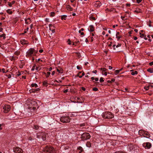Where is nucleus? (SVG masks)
<instances>
[{"label": "nucleus", "instance_id": "obj_6", "mask_svg": "<svg viewBox=\"0 0 153 153\" xmlns=\"http://www.w3.org/2000/svg\"><path fill=\"white\" fill-rule=\"evenodd\" d=\"M13 152L15 153H23L22 149L18 147L13 148Z\"/></svg>", "mask_w": 153, "mask_h": 153}, {"label": "nucleus", "instance_id": "obj_11", "mask_svg": "<svg viewBox=\"0 0 153 153\" xmlns=\"http://www.w3.org/2000/svg\"><path fill=\"white\" fill-rule=\"evenodd\" d=\"M30 106H37V103L36 102L33 100L30 101Z\"/></svg>", "mask_w": 153, "mask_h": 153}, {"label": "nucleus", "instance_id": "obj_31", "mask_svg": "<svg viewBox=\"0 0 153 153\" xmlns=\"http://www.w3.org/2000/svg\"><path fill=\"white\" fill-rule=\"evenodd\" d=\"M20 42L21 44H22V45H24L25 44H26V41H25V40L21 41H20Z\"/></svg>", "mask_w": 153, "mask_h": 153}, {"label": "nucleus", "instance_id": "obj_51", "mask_svg": "<svg viewBox=\"0 0 153 153\" xmlns=\"http://www.w3.org/2000/svg\"><path fill=\"white\" fill-rule=\"evenodd\" d=\"M35 65H34L32 67L31 70L32 71H34L35 69Z\"/></svg>", "mask_w": 153, "mask_h": 153}, {"label": "nucleus", "instance_id": "obj_59", "mask_svg": "<svg viewBox=\"0 0 153 153\" xmlns=\"http://www.w3.org/2000/svg\"><path fill=\"white\" fill-rule=\"evenodd\" d=\"M43 51V50H42V49H41V50H39V52H40V53H42Z\"/></svg>", "mask_w": 153, "mask_h": 153}, {"label": "nucleus", "instance_id": "obj_7", "mask_svg": "<svg viewBox=\"0 0 153 153\" xmlns=\"http://www.w3.org/2000/svg\"><path fill=\"white\" fill-rule=\"evenodd\" d=\"M10 106L9 105H5L3 107L4 112L5 113H7L10 110Z\"/></svg>", "mask_w": 153, "mask_h": 153}, {"label": "nucleus", "instance_id": "obj_56", "mask_svg": "<svg viewBox=\"0 0 153 153\" xmlns=\"http://www.w3.org/2000/svg\"><path fill=\"white\" fill-rule=\"evenodd\" d=\"M108 68H109V69L111 70V69H112V67L111 66H108Z\"/></svg>", "mask_w": 153, "mask_h": 153}, {"label": "nucleus", "instance_id": "obj_30", "mask_svg": "<svg viewBox=\"0 0 153 153\" xmlns=\"http://www.w3.org/2000/svg\"><path fill=\"white\" fill-rule=\"evenodd\" d=\"M40 89L39 88H37L36 89H33L32 91L33 92H36L37 91H39Z\"/></svg>", "mask_w": 153, "mask_h": 153}, {"label": "nucleus", "instance_id": "obj_43", "mask_svg": "<svg viewBox=\"0 0 153 153\" xmlns=\"http://www.w3.org/2000/svg\"><path fill=\"white\" fill-rule=\"evenodd\" d=\"M90 19L91 20H96V18L94 17H93V16H91L90 17Z\"/></svg>", "mask_w": 153, "mask_h": 153}, {"label": "nucleus", "instance_id": "obj_45", "mask_svg": "<svg viewBox=\"0 0 153 153\" xmlns=\"http://www.w3.org/2000/svg\"><path fill=\"white\" fill-rule=\"evenodd\" d=\"M76 68L78 70L81 69H82V68L81 67H80L79 66H77V67H76Z\"/></svg>", "mask_w": 153, "mask_h": 153}, {"label": "nucleus", "instance_id": "obj_57", "mask_svg": "<svg viewBox=\"0 0 153 153\" xmlns=\"http://www.w3.org/2000/svg\"><path fill=\"white\" fill-rule=\"evenodd\" d=\"M2 125H3L2 124H0V131L2 129V128L1 127Z\"/></svg>", "mask_w": 153, "mask_h": 153}, {"label": "nucleus", "instance_id": "obj_24", "mask_svg": "<svg viewBox=\"0 0 153 153\" xmlns=\"http://www.w3.org/2000/svg\"><path fill=\"white\" fill-rule=\"evenodd\" d=\"M30 106V109L32 110V109L33 111H34L36 109V106Z\"/></svg>", "mask_w": 153, "mask_h": 153}, {"label": "nucleus", "instance_id": "obj_5", "mask_svg": "<svg viewBox=\"0 0 153 153\" xmlns=\"http://www.w3.org/2000/svg\"><path fill=\"white\" fill-rule=\"evenodd\" d=\"M60 121L63 123H67L70 122V119L68 117H62L60 118Z\"/></svg>", "mask_w": 153, "mask_h": 153}, {"label": "nucleus", "instance_id": "obj_42", "mask_svg": "<svg viewBox=\"0 0 153 153\" xmlns=\"http://www.w3.org/2000/svg\"><path fill=\"white\" fill-rule=\"evenodd\" d=\"M20 53V52L19 51H16L15 53V54H16L17 55H19Z\"/></svg>", "mask_w": 153, "mask_h": 153}, {"label": "nucleus", "instance_id": "obj_21", "mask_svg": "<svg viewBox=\"0 0 153 153\" xmlns=\"http://www.w3.org/2000/svg\"><path fill=\"white\" fill-rule=\"evenodd\" d=\"M77 149L80 150V151L79 152V153H81L83 151L82 147L81 146H79Z\"/></svg>", "mask_w": 153, "mask_h": 153}, {"label": "nucleus", "instance_id": "obj_29", "mask_svg": "<svg viewBox=\"0 0 153 153\" xmlns=\"http://www.w3.org/2000/svg\"><path fill=\"white\" fill-rule=\"evenodd\" d=\"M67 16L65 15H63L62 16L61 19L62 20L63 19H65V18L67 17Z\"/></svg>", "mask_w": 153, "mask_h": 153}, {"label": "nucleus", "instance_id": "obj_50", "mask_svg": "<svg viewBox=\"0 0 153 153\" xmlns=\"http://www.w3.org/2000/svg\"><path fill=\"white\" fill-rule=\"evenodd\" d=\"M137 2L138 3H139L142 1V0H136Z\"/></svg>", "mask_w": 153, "mask_h": 153}, {"label": "nucleus", "instance_id": "obj_46", "mask_svg": "<svg viewBox=\"0 0 153 153\" xmlns=\"http://www.w3.org/2000/svg\"><path fill=\"white\" fill-rule=\"evenodd\" d=\"M115 81V79H112L111 80V83L114 82Z\"/></svg>", "mask_w": 153, "mask_h": 153}, {"label": "nucleus", "instance_id": "obj_55", "mask_svg": "<svg viewBox=\"0 0 153 153\" xmlns=\"http://www.w3.org/2000/svg\"><path fill=\"white\" fill-rule=\"evenodd\" d=\"M68 89H66V90H65L64 91V92L65 93H67L68 92Z\"/></svg>", "mask_w": 153, "mask_h": 153}, {"label": "nucleus", "instance_id": "obj_14", "mask_svg": "<svg viewBox=\"0 0 153 153\" xmlns=\"http://www.w3.org/2000/svg\"><path fill=\"white\" fill-rule=\"evenodd\" d=\"M89 31L90 32H93L94 30V27L93 25H91L89 27Z\"/></svg>", "mask_w": 153, "mask_h": 153}, {"label": "nucleus", "instance_id": "obj_17", "mask_svg": "<svg viewBox=\"0 0 153 153\" xmlns=\"http://www.w3.org/2000/svg\"><path fill=\"white\" fill-rule=\"evenodd\" d=\"M120 33L118 32H117L116 34V38H117V40H119L121 37V36H119Z\"/></svg>", "mask_w": 153, "mask_h": 153}, {"label": "nucleus", "instance_id": "obj_40", "mask_svg": "<svg viewBox=\"0 0 153 153\" xmlns=\"http://www.w3.org/2000/svg\"><path fill=\"white\" fill-rule=\"evenodd\" d=\"M55 14L54 12H52L51 13V17L54 16Z\"/></svg>", "mask_w": 153, "mask_h": 153}, {"label": "nucleus", "instance_id": "obj_39", "mask_svg": "<svg viewBox=\"0 0 153 153\" xmlns=\"http://www.w3.org/2000/svg\"><path fill=\"white\" fill-rule=\"evenodd\" d=\"M100 81L101 82H102L104 81V80H103V78L102 77H101L100 79Z\"/></svg>", "mask_w": 153, "mask_h": 153}, {"label": "nucleus", "instance_id": "obj_4", "mask_svg": "<svg viewBox=\"0 0 153 153\" xmlns=\"http://www.w3.org/2000/svg\"><path fill=\"white\" fill-rule=\"evenodd\" d=\"M90 137L91 136L89 133L85 132L82 135L81 138L82 140H85L89 139Z\"/></svg>", "mask_w": 153, "mask_h": 153}, {"label": "nucleus", "instance_id": "obj_52", "mask_svg": "<svg viewBox=\"0 0 153 153\" xmlns=\"http://www.w3.org/2000/svg\"><path fill=\"white\" fill-rule=\"evenodd\" d=\"M84 30V29L83 28H82L81 29V30H79V33H81V31H83V30Z\"/></svg>", "mask_w": 153, "mask_h": 153}, {"label": "nucleus", "instance_id": "obj_22", "mask_svg": "<svg viewBox=\"0 0 153 153\" xmlns=\"http://www.w3.org/2000/svg\"><path fill=\"white\" fill-rule=\"evenodd\" d=\"M39 127L36 125H34L33 127V129H35L36 130H38L39 129Z\"/></svg>", "mask_w": 153, "mask_h": 153}, {"label": "nucleus", "instance_id": "obj_61", "mask_svg": "<svg viewBox=\"0 0 153 153\" xmlns=\"http://www.w3.org/2000/svg\"><path fill=\"white\" fill-rule=\"evenodd\" d=\"M2 72L3 73H5V70L4 69V68H3L2 69Z\"/></svg>", "mask_w": 153, "mask_h": 153}, {"label": "nucleus", "instance_id": "obj_53", "mask_svg": "<svg viewBox=\"0 0 153 153\" xmlns=\"http://www.w3.org/2000/svg\"><path fill=\"white\" fill-rule=\"evenodd\" d=\"M121 19H122L123 20H125V19H124L125 18V16H121Z\"/></svg>", "mask_w": 153, "mask_h": 153}, {"label": "nucleus", "instance_id": "obj_18", "mask_svg": "<svg viewBox=\"0 0 153 153\" xmlns=\"http://www.w3.org/2000/svg\"><path fill=\"white\" fill-rule=\"evenodd\" d=\"M25 23L27 24H28L30 21V19L28 18L27 19H25Z\"/></svg>", "mask_w": 153, "mask_h": 153}, {"label": "nucleus", "instance_id": "obj_54", "mask_svg": "<svg viewBox=\"0 0 153 153\" xmlns=\"http://www.w3.org/2000/svg\"><path fill=\"white\" fill-rule=\"evenodd\" d=\"M149 65L150 66L153 65V62H151L149 63Z\"/></svg>", "mask_w": 153, "mask_h": 153}, {"label": "nucleus", "instance_id": "obj_49", "mask_svg": "<svg viewBox=\"0 0 153 153\" xmlns=\"http://www.w3.org/2000/svg\"><path fill=\"white\" fill-rule=\"evenodd\" d=\"M85 123H82V124H80V126H85Z\"/></svg>", "mask_w": 153, "mask_h": 153}, {"label": "nucleus", "instance_id": "obj_32", "mask_svg": "<svg viewBox=\"0 0 153 153\" xmlns=\"http://www.w3.org/2000/svg\"><path fill=\"white\" fill-rule=\"evenodd\" d=\"M7 13L10 14H12V11H11L10 9H8L7 10Z\"/></svg>", "mask_w": 153, "mask_h": 153}, {"label": "nucleus", "instance_id": "obj_60", "mask_svg": "<svg viewBox=\"0 0 153 153\" xmlns=\"http://www.w3.org/2000/svg\"><path fill=\"white\" fill-rule=\"evenodd\" d=\"M81 73H82V72H81V71H80V72H79L78 73V74H77V76H79V74H80Z\"/></svg>", "mask_w": 153, "mask_h": 153}, {"label": "nucleus", "instance_id": "obj_26", "mask_svg": "<svg viewBox=\"0 0 153 153\" xmlns=\"http://www.w3.org/2000/svg\"><path fill=\"white\" fill-rule=\"evenodd\" d=\"M31 86L32 87H35V88H37L38 87L36 83H32L31 84Z\"/></svg>", "mask_w": 153, "mask_h": 153}, {"label": "nucleus", "instance_id": "obj_41", "mask_svg": "<svg viewBox=\"0 0 153 153\" xmlns=\"http://www.w3.org/2000/svg\"><path fill=\"white\" fill-rule=\"evenodd\" d=\"M93 90L94 91H97L98 90V89L97 88L95 87L93 88Z\"/></svg>", "mask_w": 153, "mask_h": 153}, {"label": "nucleus", "instance_id": "obj_12", "mask_svg": "<svg viewBox=\"0 0 153 153\" xmlns=\"http://www.w3.org/2000/svg\"><path fill=\"white\" fill-rule=\"evenodd\" d=\"M76 98L77 100H79L80 101H77V102L78 103H82L84 101V99L82 97H81L80 98L77 97Z\"/></svg>", "mask_w": 153, "mask_h": 153}, {"label": "nucleus", "instance_id": "obj_23", "mask_svg": "<svg viewBox=\"0 0 153 153\" xmlns=\"http://www.w3.org/2000/svg\"><path fill=\"white\" fill-rule=\"evenodd\" d=\"M134 12L137 13H141L142 12V11L140 9H137L134 11Z\"/></svg>", "mask_w": 153, "mask_h": 153}, {"label": "nucleus", "instance_id": "obj_64", "mask_svg": "<svg viewBox=\"0 0 153 153\" xmlns=\"http://www.w3.org/2000/svg\"><path fill=\"white\" fill-rule=\"evenodd\" d=\"M77 56H78L79 57H80V54L79 53H77Z\"/></svg>", "mask_w": 153, "mask_h": 153}, {"label": "nucleus", "instance_id": "obj_62", "mask_svg": "<svg viewBox=\"0 0 153 153\" xmlns=\"http://www.w3.org/2000/svg\"><path fill=\"white\" fill-rule=\"evenodd\" d=\"M55 73V71H53L52 72V74H51L52 75H53Z\"/></svg>", "mask_w": 153, "mask_h": 153}, {"label": "nucleus", "instance_id": "obj_20", "mask_svg": "<svg viewBox=\"0 0 153 153\" xmlns=\"http://www.w3.org/2000/svg\"><path fill=\"white\" fill-rule=\"evenodd\" d=\"M131 71H133L131 73V74L132 75H134L135 74H137L138 72L137 71H135L134 72H133V70H131Z\"/></svg>", "mask_w": 153, "mask_h": 153}, {"label": "nucleus", "instance_id": "obj_38", "mask_svg": "<svg viewBox=\"0 0 153 153\" xmlns=\"http://www.w3.org/2000/svg\"><path fill=\"white\" fill-rule=\"evenodd\" d=\"M115 73L116 75H117L120 73V71L119 70H117L115 71Z\"/></svg>", "mask_w": 153, "mask_h": 153}, {"label": "nucleus", "instance_id": "obj_63", "mask_svg": "<svg viewBox=\"0 0 153 153\" xmlns=\"http://www.w3.org/2000/svg\"><path fill=\"white\" fill-rule=\"evenodd\" d=\"M82 89L84 91H85V88H84V87H82Z\"/></svg>", "mask_w": 153, "mask_h": 153}, {"label": "nucleus", "instance_id": "obj_2", "mask_svg": "<svg viewBox=\"0 0 153 153\" xmlns=\"http://www.w3.org/2000/svg\"><path fill=\"white\" fill-rule=\"evenodd\" d=\"M44 150L46 153H55L56 150L53 147L46 146L44 149Z\"/></svg>", "mask_w": 153, "mask_h": 153}, {"label": "nucleus", "instance_id": "obj_28", "mask_svg": "<svg viewBox=\"0 0 153 153\" xmlns=\"http://www.w3.org/2000/svg\"><path fill=\"white\" fill-rule=\"evenodd\" d=\"M150 86V85H149L148 86H145L144 87V88L146 90V91L148 90L149 89V87Z\"/></svg>", "mask_w": 153, "mask_h": 153}, {"label": "nucleus", "instance_id": "obj_1", "mask_svg": "<svg viewBox=\"0 0 153 153\" xmlns=\"http://www.w3.org/2000/svg\"><path fill=\"white\" fill-rule=\"evenodd\" d=\"M102 116L103 118L108 119H112L114 117V114L110 112L103 113Z\"/></svg>", "mask_w": 153, "mask_h": 153}, {"label": "nucleus", "instance_id": "obj_48", "mask_svg": "<svg viewBox=\"0 0 153 153\" xmlns=\"http://www.w3.org/2000/svg\"><path fill=\"white\" fill-rule=\"evenodd\" d=\"M38 52V51L37 50V51H36L35 50H34V55H36V53L37 52Z\"/></svg>", "mask_w": 153, "mask_h": 153}, {"label": "nucleus", "instance_id": "obj_10", "mask_svg": "<svg viewBox=\"0 0 153 153\" xmlns=\"http://www.w3.org/2000/svg\"><path fill=\"white\" fill-rule=\"evenodd\" d=\"M101 3L100 1H96L94 3V6L97 7H100L101 5Z\"/></svg>", "mask_w": 153, "mask_h": 153}, {"label": "nucleus", "instance_id": "obj_35", "mask_svg": "<svg viewBox=\"0 0 153 153\" xmlns=\"http://www.w3.org/2000/svg\"><path fill=\"white\" fill-rule=\"evenodd\" d=\"M67 8L68 10L70 9V11H71L72 8L69 5H68L67 6Z\"/></svg>", "mask_w": 153, "mask_h": 153}, {"label": "nucleus", "instance_id": "obj_15", "mask_svg": "<svg viewBox=\"0 0 153 153\" xmlns=\"http://www.w3.org/2000/svg\"><path fill=\"white\" fill-rule=\"evenodd\" d=\"M56 70L57 71H58L59 73L62 74L63 73V70L60 68H57Z\"/></svg>", "mask_w": 153, "mask_h": 153}, {"label": "nucleus", "instance_id": "obj_58", "mask_svg": "<svg viewBox=\"0 0 153 153\" xmlns=\"http://www.w3.org/2000/svg\"><path fill=\"white\" fill-rule=\"evenodd\" d=\"M92 72L93 73H95V74H96L97 72V70H94V71H92Z\"/></svg>", "mask_w": 153, "mask_h": 153}, {"label": "nucleus", "instance_id": "obj_37", "mask_svg": "<svg viewBox=\"0 0 153 153\" xmlns=\"http://www.w3.org/2000/svg\"><path fill=\"white\" fill-rule=\"evenodd\" d=\"M100 69L101 70L104 72H105L107 70V69L105 68H101Z\"/></svg>", "mask_w": 153, "mask_h": 153}, {"label": "nucleus", "instance_id": "obj_3", "mask_svg": "<svg viewBox=\"0 0 153 153\" xmlns=\"http://www.w3.org/2000/svg\"><path fill=\"white\" fill-rule=\"evenodd\" d=\"M46 134L43 132H39L37 134V137L38 139L43 140H46Z\"/></svg>", "mask_w": 153, "mask_h": 153}, {"label": "nucleus", "instance_id": "obj_9", "mask_svg": "<svg viewBox=\"0 0 153 153\" xmlns=\"http://www.w3.org/2000/svg\"><path fill=\"white\" fill-rule=\"evenodd\" d=\"M34 49L33 48H30L28 50L27 52V55L28 56H32L33 53Z\"/></svg>", "mask_w": 153, "mask_h": 153}, {"label": "nucleus", "instance_id": "obj_44", "mask_svg": "<svg viewBox=\"0 0 153 153\" xmlns=\"http://www.w3.org/2000/svg\"><path fill=\"white\" fill-rule=\"evenodd\" d=\"M68 44H69V45H70L71 44V41L70 39H68Z\"/></svg>", "mask_w": 153, "mask_h": 153}, {"label": "nucleus", "instance_id": "obj_34", "mask_svg": "<svg viewBox=\"0 0 153 153\" xmlns=\"http://www.w3.org/2000/svg\"><path fill=\"white\" fill-rule=\"evenodd\" d=\"M47 82L46 81H44L43 82V85L44 86H47L48 85H47Z\"/></svg>", "mask_w": 153, "mask_h": 153}, {"label": "nucleus", "instance_id": "obj_19", "mask_svg": "<svg viewBox=\"0 0 153 153\" xmlns=\"http://www.w3.org/2000/svg\"><path fill=\"white\" fill-rule=\"evenodd\" d=\"M128 148L130 151H131L133 149V146L132 144H130L128 145Z\"/></svg>", "mask_w": 153, "mask_h": 153}, {"label": "nucleus", "instance_id": "obj_13", "mask_svg": "<svg viewBox=\"0 0 153 153\" xmlns=\"http://www.w3.org/2000/svg\"><path fill=\"white\" fill-rule=\"evenodd\" d=\"M144 137H146L147 138H149L150 137V135L147 132L145 131L144 133Z\"/></svg>", "mask_w": 153, "mask_h": 153}, {"label": "nucleus", "instance_id": "obj_47", "mask_svg": "<svg viewBox=\"0 0 153 153\" xmlns=\"http://www.w3.org/2000/svg\"><path fill=\"white\" fill-rule=\"evenodd\" d=\"M51 74V73L49 72H47V75H46V77H48L49 76L50 74Z\"/></svg>", "mask_w": 153, "mask_h": 153}, {"label": "nucleus", "instance_id": "obj_25", "mask_svg": "<svg viewBox=\"0 0 153 153\" xmlns=\"http://www.w3.org/2000/svg\"><path fill=\"white\" fill-rule=\"evenodd\" d=\"M86 146L88 147H90L91 146V144L89 142H88L86 144Z\"/></svg>", "mask_w": 153, "mask_h": 153}, {"label": "nucleus", "instance_id": "obj_36", "mask_svg": "<svg viewBox=\"0 0 153 153\" xmlns=\"http://www.w3.org/2000/svg\"><path fill=\"white\" fill-rule=\"evenodd\" d=\"M140 37L141 38H143L144 37H146V36L144 34H142L140 33Z\"/></svg>", "mask_w": 153, "mask_h": 153}, {"label": "nucleus", "instance_id": "obj_27", "mask_svg": "<svg viewBox=\"0 0 153 153\" xmlns=\"http://www.w3.org/2000/svg\"><path fill=\"white\" fill-rule=\"evenodd\" d=\"M147 71L149 72L150 73H153V69L152 68H148L147 70Z\"/></svg>", "mask_w": 153, "mask_h": 153}, {"label": "nucleus", "instance_id": "obj_16", "mask_svg": "<svg viewBox=\"0 0 153 153\" xmlns=\"http://www.w3.org/2000/svg\"><path fill=\"white\" fill-rule=\"evenodd\" d=\"M145 131L143 130H140L139 131V134L140 136H143Z\"/></svg>", "mask_w": 153, "mask_h": 153}, {"label": "nucleus", "instance_id": "obj_8", "mask_svg": "<svg viewBox=\"0 0 153 153\" xmlns=\"http://www.w3.org/2000/svg\"><path fill=\"white\" fill-rule=\"evenodd\" d=\"M143 146L146 149H148L151 147L152 145L149 142H147L144 143L143 144Z\"/></svg>", "mask_w": 153, "mask_h": 153}, {"label": "nucleus", "instance_id": "obj_33", "mask_svg": "<svg viewBox=\"0 0 153 153\" xmlns=\"http://www.w3.org/2000/svg\"><path fill=\"white\" fill-rule=\"evenodd\" d=\"M1 37H3V39H4L5 38V34H2L0 35Z\"/></svg>", "mask_w": 153, "mask_h": 153}]
</instances>
